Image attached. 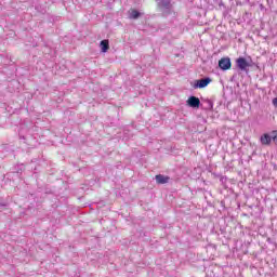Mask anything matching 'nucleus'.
I'll list each match as a JSON object with an SVG mask.
<instances>
[{
    "mask_svg": "<svg viewBox=\"0 0 277 277\" xmlns=\"http://www.w3.org/2000/svg\"><path fill=\"white\" fill-rule=\"evenodd\" d=\"M236 64L239 70H242L243 72H247L248 68H250V63H248V61L243 57L237 58Z\"/></svg>",
    "mask_w": 277,
    "mask_h": 277,
    "instance_id": "f257e3e1",
    "label": "nucleus"
},
{
    "mask_svg": "<svg viewBox=\"0 0 277 277\" xmlns=\"http://www.w3.org/2000/svg\"><path fill=\"white\" fill-rule=\"evenodd\" d=\"M186 104L188 107H192L193 109H198L200 107V98L196 96H189L188 100L186 101Z\"/></svg>",
    "mask_w": 277,
    "mask_h": 277,
    "instance_id": "f03ea898",
    "label": "nucleus"
},
{
    "mask_svg": "<svg viewBox=\"0 0 277 277\" xmlns=\"http://www.w3.org/2000/svg\"><path fill=\"white\" fill-rule=\"evenodd\" d=\"M207 85H209V77L196 80L195 83L193 84V88L195 90H198V89L207 88Z\"/></svg>",
    "mask_w": 277,
    "mask_h": 277,
    "instance_id": "7ed1b4c3",
    "label": "nucleus"
},
{
    "mask_svg": "<svg viewBox=\"0 0 277 277\" xmlns=\"http://www.w3.org/2000/svg\"><path fill=\"white\" fill-rule=\"evenodd\" d=\"M230 66H233V63H230L228 57H223L219 61V67L221 70H229Z\"/></svg>",
    "mask_w": 277,
    "mask_h": 277,
    "instance_id": "20e7f679",
    "label": "nucleus"
},
{
    "mask_svg": "<svg viewBox=\"0 0 277 277\" xmlns=\"http://www.w3.org/2000/svg\"><path fill=\"white\" fill-rule=\"evenodd\" d=\"M272 140L273 136H271L269 134L265 133L260 137V142L262 144V146H269V144H272Z\"/></svg>",
    "mask_w": 277,
    "mask_h": 277,
    "instance_id": "39448f33",
    "label": "nucleus"
},
{
    "mask_svg": "<svg viewBox=\"0 0 277 277\" xmlns=\"http://www.w3.org/2000/svg\"><path fill=\"white\" fill-rule=\"evenodd\" d=\"M101 53H107L109 51V39H104L100 42Z\"/></svg>",
    "mask_w": 277,
    "mask_h": 277,
    "instance_id": "423d86ee",
    "label": "nucleus"
},
{
    "mask_svg": "<svg viewBox=\"0 0 277 277\" xmlns=\"http://www.w3.org/2000/svg\"><path fill=\"white\" fill-rule=\"evenodd\" d=\"M168 181H170V176H166L163 174L156 175V183H158V185H166Z\"/></svg>",
    "mask_w": 277,
    "mask_h": 277,
    "instance_id": "0eeeda50",
    "label": "nucleus"
},
{
    "mask_svg": "<svg viewBox=\"0 0 277 277\" xmlns=\"http://www.w3.org/2000/svg\"><path fill=\"white\" fill-rule=\"evenodd\" d=\"M129 17L133 18V19H137L140 18V11L135 10V9H131L129 11Z\"/></svg>",
    "mask_w": 277,
    "mask_h": 277,
    "instance_id": "6e6552de",
    "label": "nucleus"
},
{
    "mask_svg": "<svg viewBox=\"0 0 277 277\" xmlns=\"http://www.w3.org/2000/svg\"><path fill=\"white\" fill-rule=\"evenodd\" d=\"M273 142L276 144L277 146V130L273 131Z\"/></svg>",
    "mask_w": 277,
    "mask_h": 277,
    "instance_id": "1a4fd4ad",
    "label": "nucleus"
},
{
    "mask_svg": "<svg viewBox=\"0 0 277 277\" xmlns=\"http://www.w3.org/2000/svg\"><path fill=\"white\" fill-rule=\"evenodd\" d=\"M273 106L277 109V97L273 98Z\"/></svg>",
    "mask_w": 277,
    "mask_h": 277,
    "instance_id": "9d476101",
    "label": "nucleus"
},
{
    "mask_svg": "<svg viewBox=\"0 0 277 277\" xmlns=\"http://www.w3.org/2000/svg\"><path fill=\"white\" fill-rule=\"evenodd\" d=\"M170 5V1H168L167 4H164V8H168Z\"/></svg>",
    "mask_w": 277,
    "mask_h": 277,
    "instance_id": "9b49d317",
    "label": "nucleus"
},
{
    "mask_svg": "<svg viewBox=\"0 0 277 277\" xmlns=\"http://www.w3.org/2000/svg\"><path fill=\"white\" fill-rule=\"evenodd\" d=\"M0 207H5V205H3V203H0Z\"/></svg>",
    "mask_w": 277,
    "mask_h": 277,
    "instance_id": "f8f14e48",
    "label": "nucleus"
},
{
    "mask_svg": "<svg viewBox=\"0 0 277 277\" xmlns=\"http://www.w3.org/2000/svg\"><path fill=\"white\" fill-rule=\"evenodd\" d=\"M210 107H213V104L210 103Z\"/></svg>",
    "mask_w": 277,
    "mask_h": 277,
    "instance_id": "ddd939ff",
    "label": "nucleus"
},
{
    "mask_svg": "<svg viewBox=\"0 0 277 277\" xmlns=\"http://www.w3.org/2000/svg\"><path fill=\"white\" fill-rule=\"evenodd\" d=\"M209 83H211V79H209Z\"/></svg>",
    "mask_w": 277,
    "mask_h": 277,
    "instance_id": "4468645a",
    "label": "nucleus"
}]
</instances>
